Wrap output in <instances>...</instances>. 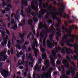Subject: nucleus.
Segmentation results:
<instances>
[{"label": "nucleus", "instance_id": "30", "mask_svg": "<svg viewBox=\"0 0 78 78\" xmlns=\"http://www.w3.org/2000/svg\"><path fill=\"white\" fill-rule=\"evenodd\" d=\"M67 60L66 59H64L62 61V63L63 64H67Z\"/></svg>", "mask_w": 78, "mask_h": 78}, {"label": "nucleus", "instance_id": "31", "mask_svg": "<svg viewBox=\"0 0 78 78\" xmlns=\"http://www.w3.org/2000/svg\"><path fill=\"white\" fill-rule=\"evenodd\" d=\"M70 73H71V71L70 70H69L68 71H67L66 73V74L67 75H70Z\"/></svg>", "mask_w": 78, "mask_h": 78}, {"label": "nucleus", "instance_id": "60", "mask_svg": "<svg viewBox=\"0 0 78 78\" xmlns=\"http://www.w3.org/2000/svg\"><path fill=\"white\" fill-rule=\"evenodd\" d=\"M6 4L5 3V2H3L2 3V6L3 7H5L6 6Z\"/></svg>", "mask_w": 78, "mask_h": 78}, {"label": "nucleus", "instance_id": "55", "mask_svg": "<svg viewBox=\"0 0 78 78\" xmlns=\"http://www.w3.org/2000/svg\"><path fill=\"white\" fill-rule=\"evenodd\" d=\"M5 10L6 11H9V10H10V8L8 7L6 8H5Z\"/></svg>", "mask_w": 78, "mask_h": 78}, {"label": "nucleus", "instance_id": "44", "mask_svg": "<svg viewBox=\"0 0 78 78\" xmlns=\"http://www.w3.org/2000/svg\"><path fill=\"white\" fill-rule=\"evenodd\" d=\"M52 55L53 56H54V57H55H55H56V58L57 59V57L56 55V53H52Z\"/></svg>", "mask_w": 78, "mask_h": 78}, {"label": "nucleus", "instance_id": "6", "mask_svg": "<svg viewBox=\"0 0 78 78\" xmlns=\"http://www.w3.org/2000/svg\"><path fill=\"white\" fill-rule=\"evenodd\" d=\"M32 50L34 51L35 56L37 57V52L39 51V50L37 49V48H36V46L34 44L32 46Z\"/></svg>", "mask_w": 78, "mask_h": 78}, {"label": "nucleus", "instance_id": "36", "mask_svg": "<svg viewBox=\"0 0 78 78\" xmlns=\"http://www.w3.org/2000/svg\"><path fill=\"white\" fill-rule=\"evenodd\" d=\"M62 8L63 9H65V7H66V5H64V3L63 2H62Z\"/></svg>", "mask_w": 78, "mask_h": 78}, {"label": "nucleus", "instance_id": "37", "mask_svg": "<svg viewBox=\"0 0 78 78\" xmlns=\"http://www.w3.org/2000/svg\"><path fill=\"white\" fill-rule=\"evenodd\" d=\"M23 26H24L25 24L26 23V21L25 20H23Z\"/></svg>", "mask_w": 78, "mask_h": 78}, {"label": "nucleus", "instance_id": "62", "mask_svg": "<svg viewBox=\"0 0 78 78\" xmlns=\"http://www.w3.org/2000/svg\"><path fill=\"white\" fill-rule=\"evenodd\" d=\"M16 42L17 43H20V42H22V41L21 40H17L16 41Z\"/></svg>", "mask_w": 78, "mask_h": 78}, {"label": "nucleus", "instance_id": "43", "mask_svg": "<svg viewBox=\"0 0 78 78\" xmlns=\"http://www.w3.org/2000/svg\"><path fill=\"white\" fill-rule=\"evenodd\" d=\"M74 27H75V29H76V30H78V28L77 27V26H76V25H75V26H73V29H74Z\"/></svg>", "mask_w": 78, "mask_h": 78}, {"label": "nucleus", "instance_id": "45", "mask_svg": "<svg viewBox=\"0 0 78 78\" xmlns=\"http://www.w3.org/2000/svg\"><path fill=\"white\" fill-rule=\"evenodd\" d=\"M26 62V65L25 66L26 67H29V66L28 65V61H26L25 62Z\"/></svg>", "mask_w": 78, "mask_h": 78}, {"label": "nucleus", "instance_id": "49", "mask_svg": "<svg viewBox=\"0 0 78 78\" xmlns=\"http://www.w3.org/2000/svg\"><path fill=\"white\" fill-rule=\"evenodd\" d=\"M72 65H73V67H75V63L73 62H71Z\"/></svg>", "mask_w": 78, "mask_h": 78}, {"label": "nucleus", "instance_id": "33", "mask_svg": "<svg viewBox=\"0 0 78 78\" xmlns=\"http://www.w3.org/2000/svg\"><path fill=\"white\" fill-rule=\"evenodd\" d=\"M34 22H35V23H36V22H38V19L37 18V17H35L34 18Z\"/></svg>", "mask_w": 78, "mask_h": 78}, {"label": "nucleus", "instance_id": "42", "mask_svg": "<svg viewBox=\"0 0 78 78\" xmlns=\"http://www.w3.org/2000/svg\"><path fill=\"white\" fill-rule=\"evenodd\" d=\"M77 56L75 55H73V58H74V60H76V59H77Z\"/></svg>", "mask_w": 78, "mask_h": 78}, {"label": "nucleus", "instance_id": "26", "mask_svg": "<svg viewBox=\"0 0 78 78\" xmlns=\"http://www.w3.org/2000/svg\"><path fill=\"white\" fill-rule=\"evenodd\" d=\"M66 58L67 59H68V61H69V62H70V63L72 62V61H71V58H70V57H69V56L68 55L66 56Z\"/></svg>", "mask_w": 78, "mask_h": 78}, {"label": "nucleus", "instance_id": "19", "mask_svg": "<svg viewBox=\"0 0 78 78\" xmlns=\"http://www.w3.org/2000/svg\"><path fill=\"white\" fill-rule=\"evenodd\" d=\"M28 23L29 24L30 26H32V24H33V20L31 19H29V21H28Z\"/></svg>", "mask_w": 78, "mask_h": 78}, {"label": "nucleus", "instance_id": "2", "mask_svg": "<svg viewBox=\"0 0 78 78\" xmlns=\"http://www.w3.org/2000/svg\"><path fill=\"white\" fill-rule=\"evenodd\" d=\"M47 9L48 11H47V9H42L41 10L43 13L45 14V13H46V14L44 16V18L46 19L49 17H50V12L49 9L48 7H47Z\"/></svg>", "mask_w": 78, "mask_h": 78}, {"label": "nucleus", "instance_id": "14", "mask_svg": "<svg viewBox=\"0 0 78 78\" xmlns=\"http://www.w3.org/2000/svg\"><path fill=\"white\" fill-rule=\"evenodd\" d=\"M55 51L57 53L60 51V50L61 49V48L59 46H58V47H55Z\"/></svg>", "mask_w": 78, "mask_h": 78}, {"label": "nucleus", "instance_id": "50", "mask_svg": "<svg viewBox=\"0 0 78 78\" xmlns=\"http://www.w3.org/2000/svg\"><path fill=\"white\" fill-rule=\"evenodd\" d=\"M3 59H8V57H7L6 55L3 56Z\"/></svg>", "mask_w": 78, "mask_h": 78}, {"label": "nucleus", "instance_id": "39", "mask_svg": "<svg viewBox=\"0 0 78 78\" xmlns=\"http://www.w3.org/2000/svg\"><path fill=\"white\" fill-rule=\"evenodd\" d=\"M12 21H11V24H14L15 23V22L14 21V19L12 18Z\"/></svg>", "mask_w": 78, "mask_h": 78}, {"label": "nucleus", "instance_id": "64", "mask_svg": "<svg viewBox=\"0 0 78 78\" xmlns=\"http://www.w3.org/2000/svg\"><path fill=\"white\" fill-rule=\"evenodd\" d=\"M7 7H9V8H12V5L10 4H9L7 5Z\"/></svg>", "mask_w": 78, "mask_h": 78}, {"label": "nucleus", "instance_id": "12", "mask_svg": "<svg viewBox=\"0 0 78 78\" xmlns=\"http://www.w3.org/2000/svg\"><path fill=\"white\" fill-rule=\"evenodd\" d=\"M47 68L50 67V62L49 60H47L44 62Z\"/></svg>", "mask_w": 78, "mask_h": 78}, {"label": "nucleus", "instance_id": "1", "mask_svg": "<svg viewBox=\"0 0 78 78\" xmlns=\"http://www.w3.org/2000/svg\"><path fill=\"white\" fill-rule=\"evenodd\" d=\"M38 0V2L42 4V0ZM37 0H35L32 2V3L36 5L37 6H34L33 4H31V8L34 11H35L37 14L38 13V11H39V9H38V4H37Z\"/></svg>", "mask_w": 78, "mask_h": 78}, {"label": "nucleus", "instance_id": "51", "mask_svg": "<svg viewBox=\"0 0 78 78\" xmlns=\"http://www.w3.org/2000/svg\"><path fill=\"white\" fill-rule=\"evenodd\" d=\"M61 62L59 61H58L57 62V65H60L61 64Z\"/></svg>", "mask_w": 78, "mask_h": 78}, {"label": "nucleus", "instance_id": "24", "mask_svg": "<svg viewBox=\"0 0 78 78\" xmlns=\"http://www.w3.org/2000/svg\"><path fill=\"white\" fill-rule=\"evenodd\" d=\"M40 50L42 53H44L45 51V48H40Z\"/></svg>", "mask_w": 78, "mask_h": 78}, {"label": "nucleus", "instance_id": "52", "mask_svg": "<svg viewBox=\"0 0 78 78\" xmlns=\"http://www.w3.org/2000/svg\"><path fill=\"white\" fill-rule=\"evenodd\" d=\"M56 30H57V31L58 32H59V33H61V31L60 30V29H59L58 28H56Z\"/></svg>", "mask_w": 78, "mask_h": 78}, {"label": "nucleus", "instance_id": "46", "mask_svg": "<svg viewBox=\"0 0 78 78\" xmlns=\"http://www.w3.org/2000/svg\"><path fill=\"white\" fill-rule=\"evenodd\" d=\"M31 14L33 17H35L36 16V14L33 12H32Z\"/></svg>", "mask_w": 78, "mask_h": 78}, {"label": "nucleus", "instance_id": "20", "mask_svg": "<svg viewBox=\"0 0 78 78\" xmlns=\"http://www.w3.org/2000/svg\"><path fill=\"white\" fill-rule=\"evenodd\" d=\"M17 28V25L16 24H15L13 26H12V29L13 30H16Z\"/></svg>", "mask_w": 78, "mask_h": 78}, {"label": "nucleus", "instance_id": "23", "mask_svg": "<svg viewBox=\"0 0 78 78\" xmlns=\"http://www.w3.org/2000/svg\"><path fill=\"white\" fill-rule=\"evenodd\" d=\"M0 69H1V70H0L1 73V72L3 73H6V70L4 69H3L2 68H0Z\"/></svg>", "mask_w": 78, "mask_h": 78}, {"label": "nucleus", "instance_id": "40", "mask_svg": "<svg viewBox=\"0 0 78 78\" xmlns=\"http://www.w3.org/2000/svg\"><path fill=\"white\" fill-rule=\"evenodd\" d=\"M5 30L6 31V32L8 35H10V33H9V31H8V30L6 28H5Z\"/></svg>", "mask_w": 78, "mask_h": 78}, {"label": "nucleus", "instance_id": "47", "mask_svg": "<svg viewBox=\"0 0 78 78\" xmlns=\"http://www.w3.org/2000/svg\"><path fill=\"white\" fill-rule=\"evenodd\" d=\"M12 37L14 39H15V40H16V37L15 36V35H14V34H12Z\"/></svg>", "mask_w": 78, "mask_h": 78}, {"label": "nucleus", "instance_id": "25", "mask_svg": "<svg viewBox=\"0 0 78 78\" xmlns=\"http://www.w3.org/2000/svg\"><path fill=\"white\" fill-rule=\"evenodd\" d=\"M72 29L70 28H69L68 30V31H67L66 33L69 34H71V33H72Z\"/></svg>", "mask_w": 78, "mask_h": 78}, {"label": "nucleus", "instance_id": "18", "mask_svg": "<svg viewBox=\"0 0 78 78\" xmlns=\"http://www.w3.org/2000/svg\"><path fill=\"white\" fill-rule=\"evenodd\" d=\"M28 54H26V59L27 60H28H28H29L32 57V56H31V54H30L28 57Z\"/></svg>", "mask_w": 78, "mask_h": 78}, {"label": "nucleus", "instance_id": "9", "mask_svg": "<svg viewBox=\"0 0 78 78\" xmlns=\"http://www.w3.org/2000/svg\"><path fill=\"white\" fill-rule=\"evenodd\" d=\"M26 12L29 15L31 14V12L32 10L30 7H29L28 8H26Z\"/></svg>", "mask_w": 78, "mask_h": 78}, {"label": "nucleus", "instance_id": "13", "mask_svg": "<svg viewBox=\"0 0 78 78\" xmlns=\"http://www.w3.org/2000/svg\"><path fill=\"white\" fill-rule=\"evenodd\" d=\"M47 41H48V42L47 43V46L48 48H52V45L50 44V40L48 39Z\"/></svg>", "mask_w": 78, "mask_h": 78}, {"label": "nucleus", "instance_id": "22", "mask_svg": "<svg viewBox=\"0 0 78 78\" xmlns=\"http://www.w3.org/2000/svg\"><path fill=\"white\" fill-rule=\"evenodd\" d=\"M66 14V13H64V14H65V16L64 17V19H66V17H67L68 19H70V16H69V15Z\"/></svg>", "mask_w": 78, "mask_h": 78}, {"label": "nucleus", "instance_id": "21", "mask_svg": "<svg viewBox=\"0 0 78 78\" xmlns=\"http://www.w3.org/2000/svg\"><path fill=\"white\" fill-rule=\"evenodd\" d=\"M42 57L43 59H47V55L45 54H42Z\"/></svg>", "mask_w": 78, "mask_h": 78}, {"label": "nucleus", "instance_id": "61", "mask_svg": "<svg viewBox=\"0 0 78 78\" xmlns=\"http://www.w3.org/2000/svg\"><path fill=\"white\" fill-rule=\"evenodd\" d=\"M32 50V49H31V47H29L28 48V51H31Z\"/></svg>", "mask_w": 78, "mask_h": 78}, {"label": "nucleus", "instance_id": "54", "mask_svg": "<svg viewBox=\"0 0 78 78\" xmlns=\"http://www.w3.org/2000/svg\"><path fill=\"white\" fill-rule=\"evenodd\" d=\"M44 34H41L40 35V37L41 39H43V37H44Z\"/></svg>", "mask_w": 78, "mask_h": 78}, {"label": "nucleus", "instance_id": "4", "mask_svg": "<svg viewBox=\"0 0 78 78\" xmlns=\"http://www.w3.org/2000/svg\"><path fill=\"white\" fill-rule=\"evenodd\" d=\"M21 3V9H23L24 5H25L24 6L25 7H26V6H28V2L25 0H22Z\"/></svg>", "mask_w": 78, "mask_h": 78}, {"label": "nucleus", "instance_id": "17", "mask_svg": "<svg viewBox=\"0 0 78 78\" xmlns=\"http://www.w3.org/2000/svg\"><path fill=\"white\" fill-rule=\"evenodd\" d=\"M23 55V52L22 51H20L19 53H17L16 56L17 58H19L20 56H22Z\"/></svg>", "mask_w": 78, "mask_h": 78}, {"label": "nucleus", "instance_id": "5", "mask_svg": "<svg viewBox=\"0 0 78 78\" xmlns=\"http://www.w3.org/2000/svg\"><path fill=\"white\" fill-rule=\"evenodd\" d=\"M64 37L62 38V41L60 43L62 47L64 46V43L62 42H66L65 40H67V36L66 35H64Z\"/></svg>", "mask_w": 78, "mask_h": 78}, {"label": "nucleus", "instance_id": "27", "mask_svg": "<svg viewBox=\"0 0 78 78\" xmlns=\"http://www.w3.org/2000/svg\"><path fill=\"white\" fill-rule=\"evenodd\" d=\"M31 35H32V33L30 32L29 34L27 36V39H30V36H31Z\"/></svg>", "mask_w": 78, "mask_h": 78}, {"label": "nucleus", "instance_id": "11", "mask_svg": "<svg viewBox=\"0 0 78 78\" xmlns=\"http://www.w3.org/2000/svg\"><path fill=\"white\" fill-rule=\"evenodd\" d=\"M44 13H43L42 10L39 11V15H38V18L41 19L42 18L41 16H43L44 14Z\"/></svg>", "mask_w": 78, "mask_h": 78}, {"label": "nucleus", "instance_id": "59", "mask_svg": "<svg viewBox=\"0 0 78 78\" xmlns=\"http://www.w3.org/2000/svg\"><path fill=\"white\" fill-rule=\"evenodd\" d=\"M65 49L66 50V51H69V48L65 47Z\"/></svg>", "mask_w": 78, "mask_h": 78}, {"label": "nucleus", "instance_id": "32", "mask_svg": "<svg viewBox=\"0 0 78 78\" xmlns=\"http://www.w3.org/2000/svg\"><path fill=\"white\" fill-rule=\"evenodd\" d=\"M16 47L18 48V49L19 50H20L22 49V48H21V46L20 45L19 46V44H17L16 45Z\"/></svg>", "mask_w": 78, "mask_h": 78}, {"label": "nucleus", "instance_id": "57", "mask_svg": "<svg viewBox=\"0 0 78 78\" xmlns=\"http://www.w3.org/2000/svg\"><path fill=\"white\" fill-rule=\"evenodd\" d=\"M58 57L59 58H62V56L61 54H58Z\"/></svg>", "mask_w": 78, "mask_h": 78}, {"label": "nucleus", "instance_id": "38", "mask_svg": "<svg viewBox=\"0 0 78 78\" xmlns=\"http://www.w3.org/2000/svg\"><path fill=\"white\" fill-rule=\"evenodd\" d=\"M55 60H54V58H52L51 59V63H55Z\"/></svg>", "mask_w": 78, "mask_h": 78}, {"label": "nucleus", "instance_id": "63", "mask_svg": "<svg viewBox=\"0 0 78 78\" xmlns=\"http://www.w3.org/2000/svg\"><path fill=\"white\" fill-rule=\"evenodd\" d=\"M11 54H12V55L13 54V53H14V52L13 51V49H11Z\"/></svg>", "mask_w": 78, "mask_h": 78}, {"label": "nucleus", "instance_id": "58", "mask_svg": "<svg viewBox=\"0 0 78 78\" xmlns=\"http://www.w3.org/2000/svg\"><path fill=\"white\" fill-rule=\"evenodd\" d=\"M66 36H67V37H71L72 36V35H70V34H68V35H66Z\"/></svg>", "mask_w": 78, "mask_h": 78}, {"label": "nucleus", "instance_id": "56", "mask_svg": "<svg viewBox=\"0 0 78 78\" xmlns=\"http://www.w3.org/2000/svg\"><path fill=\"white\" fill-rule=\"evenodd\" d=\"M61 25H59V24L58 23H57L55 25L56 27H59V26H60Z\"/></svg>", "mask_w": 78, "mask_h": 78}, {"label": "nucleus", "instance_id": "53", "mask_svg": "<svg viewBox=\"0 0 78 78\" xmlns=\"http://www.w3.org/2000/svg\"><path fill=\"white\" fill-rule=\"evenodd\" d=\"M39 36V31H37V37H38Z\"/></svg>", "mask_w": 78, "mask_h": 78}, {"label": "nucleus", "instance_id": "35", "mask_svg": "<svg viewBox=\"0 0 78 78\" xmlns=\"http://www.w3.org/2000/svg\"><path fill=\"white\" fill-rule=\"evenodd\" d=\"M55 36V33L52 34H50L49 36V38H53Z\"/></svg>", "mask_w": 78, "mask_h": 78}, {"label": "nucleus", "instance_id": "48", "mask_svg": "<svg viewBox=\"0 0 78 78\" xmlns=\"http://www.w3.org/2000/svg\"><path fill=\"white\" fill-rule=\"evenodd\" d=\"M8 48H11V43L10 42H9L8 43Z\"/></svg>", "mask_w": 78, "mask_h": 78}, {"label": "nucleus", "instance_id": "28", "mask_svg": "<svg viewBox=\"0 0 78 78\" xmlns=\"http://www.w3.org/2000/svg\"><path fill=\"white\" fill-rule=\"evenodd\" d=\"M74 50H78V49L77 48V47H78V45L76 44H74Z\"/></svg>", "mask_w": 78, "mask_h": 78}, {"label": "nucleus", "instance_id": "15", "mask_svg": "<svg viewBox=\"0 0 78 78\" xmlns=\"http://www.w3.org/2000/svg\"><path fill=\"white\" fill-rule=\"evenodd\" d=\"M6 54V51H4L3 52H1L0 53V56H5Z\"/></svg>", "mask_w": 78, "mask_h": 78}, {"label": "nucleus", "instance_id": "3", "mask_svg": "<svg viewBox=\"0 0 78 78\" xmlns=\"http://www.w3.org/2000/svg\"><path fill=\"white\" fill-rule=\"evenodd\" d=\"M44 28L46 30V31L45 32V33H50L51 31H52H52V33H55V32H56V30L55 28H51V30H49V29H48V28L47 26H44Z\"/></svg>", "mask_w": 78, "mask_h": 78}, {"label": "nucleus", "instance_id": "34", "mask_svg": "<svg viewBox=\"0 0 78 78\" xmlns=\"http://www.w3.org/2000/svg\"><path fill=\"white\" fill-rule=\"evenodd\" d=\"M1 74L2 76L4 77V78H7V75L6 74H5L4 73H3L1 72Z\"/></svg>", "mask_w": 78, "mask_h": 78}, {"label": "nucleus", "instance_id": "41", "mask_svg": "<svg viewBox=\"0 0 78 78\" xmlns=\"http://www.w3.org/2000/svg\"><path fill=\"white\" fill-rule=\"evenodd\" d=\"M23 37H24V36H22V37L21 38H20V39H21V43H23V42H24V39H23Z\"/></svg>", "mask_w": 78, "mask_h": 78}, {"label": "nucleus", "instance_id": "16", "mask_svg": "<svg viewBox=\"0 0 78 78\" xmlns=\"http://www.w3.org/2000/svg\"><path fill=\"white\" fill-rule=\"evenodd\" d=\"M41 75H43L44 78H48V76L47 75V73H45V72H43V74H41Z\"/></svg>", "mask_w": 78, "mask_h": 78}, {"label": "nucleus", "instance_id": "7", "mask_svg": "<svg viewBox=\"0 0 78 78\" xmlns=\"http://www.w3.org/2000/svg\"><path fill=\"white\" fill-rule=\"evenodd\" d=\"M9 39V37H8V35H6V37H5L3 40L4 41V43L2 42V46H4L5 45H6L7 44V42H8V40Z\"/></svg>", "mask_w": 78, "mask_h": 78}, {"label": "nucleus", "instance_id": "10", "mask_svg": "<svg viewBox=\"0 0 78 78\" xmlns=\"http://www.w3.org/2000/svg\"><path fill=\"white\" fill-rule=\"evenodd\" d=\"M49 11L51 12H50V14H51V15H53V14H54V12H53V10L51 9L52 8V5L51 4L49 6Z\"/></svg>", "mask_w": 78, "mask_h": 78}, {"label": "nucleus", "instance_id": "29", "mask_svg": "<svg viewBox=\"0 0 78 78\" xmlns=\"http://www.w3.org/2000/svg\"><path fill=\"white\" fill-rule=\"evenodd\" d=\"M25 33H23L22 34L20 33H19V36L20 38H22V36H24H24H25Z\"/></svg>", "mask_w": 78, "mask_h": 78}, {"label": "nucleus", "instance_id": "8", "mask_svg": "<svg viewBox=\"0 0 78 78\" xmlns=\"http://www.w3.org/2000/svg\"><path fill=\"white\" fill-rule=\"evenodd\" d=\"M72 38L70 40H68V43H71V42H72V43H73L74 42V39L76 38V35L75 34H73V36H71Z\"/></svg>", "mask_w": 78, "mask_h": 78}]
</instances>
